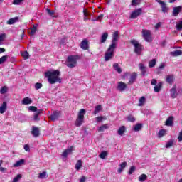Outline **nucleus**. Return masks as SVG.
<instances>
[{
  "mask_svg": "<svg viewBox=\"0 0 182 182\" xmlns=\"http://www.w3.org/2000/svg\"><path fill=\"white\" fill-rule=\"evenodd\" d=\"M46 11L48 14V15H50V16H53V18L55 17V16H53V15H55V11L50 10V9H49L48 8L46 9Z\"/></svg>",
  "mask_w": 182,
  "mask_h": 182,
  "instance_id": "41",
  "label": "nucleus"
},
{
  "mask_svg": "<svg viewBox=\"0 0 182 182\" xmlns=\"http://www.w3.org/2000/svg\"><path fill=\"white\" fill-rule=\"evenodd\" d=\"M28 110H30V112H38V108L35 106H30Z\"/></svg>",
  "mask_w": 182,
  "mask_h": 182,
  "instance_id": "53",
  "label": "nucleus"
},
{
  "mask_svg": "<svg viewBox=\"0 0 182 182\" xmlns=\"http://www.w3.org/2000/svg\"><path fill=\"white\" fill-rule=\"evenodd\" d=\"M8 60V55H4L1 58H0V65H2L4 63V62H6Z\"/></svg>",
  "mask_w": 182,
  "mask_h": 182,
  "instance_id": "40",
  "label": "nucleus"
},
{
  "mask_svg": "<svg viewBox=\"0 0 182 182\" xmlns=\"http://www.w3.org/2000/svg\"><path fill=\"white\" fill-rule=\"evenodd\" d=\"M43 85L41 82H37L35 84L34 87L36 90H39V89H42Z\"/></svg>",
  "mask_w": 182,
  "mask_h": 182,
  "instance_id": "43",
  "label": "nucleus"
},
{
  "mask_svg": "<svg viewBox=\"0 0 182 182\" xmlns=\"http://www.w3.org/2000/svg\"><path fill=\"white\" fill-rule=\"evenodd\" d=\"M60 71L59 70H51L45 73V77L50 85L55 83H62V78H60Z\"/></svg>",
  "mask_w": 182,
  "mask_h": 182,
  "instance_id": "1",
  "label": "nucleus"
},
{
  "mask_svg": "<svg viewBox=\"0 0 182 182\" xmlns=\"http://www.w3.org/2000/svg\"><path fill=\"white\" fill-rule=\"evenodd\" d=\"M156 2H158V4H159L161 5L162 12H164L165 14L166 12H168V7H167V6H166V3L164 1L156 0Z\"/></svg>",
  "mask_w": 182,
  "mask_h": 182,
  "instance_id": "9",
  "label": "nucleus"
},
{
  "mask_svg": "<svg viewBox=\"0 0 182 182\" xmlns=\"http://www.w3.org/2000/svg\"><path fill=\"white\" fill-rule=\"evenodd\" d=\"M163 136H166V129H161L159 132V137H163Z\"/></svg>",
  "mask_w": 182,
  "mask_h": 182,
  "instance_id": "49",
  "label": "nucleus"
},
{
  "mask_svg": "<svg viewBox=\"0 0 182 182\" xmlns=\"http://www.w3.org/2000/svg\"><path fill=\"white\" fill-rule=\"evenodd\" d=\"M127 87V85L123 82H118L117 89L119 92H124L125 89Z\"/></svg>",
  "mask_w": 182,
  "mask_h": 182,
  "instance_id": "13",
  "label": "nucleus"
},
{
  "mask_svg": "<svg viewBox=\"0 0 182 182\" xmlns=\"http://www.w3.org/2000/svg\"><path fill=\"white\" fill-rule=\"evenodd\" d=\"M116 47H112L109 46L107 50L105 52V61L109 62V60H112L113 58H114V50Z\"/></svg>",
  "mask_w": 182,
  "mask_h": 182,
  "instance_id": "3",
  "label": "nucleus"
},
{
  "mask_svg": "<svg viewBox=\"0 0 182 182\" xmlns=\"http://www.w3.org/2000/svg\"><path fill=\"white\" fill-rule=\"evenodd\" d=\"M178 140L179 142L182 141V129L181 131L179 132V135H178Z\"/></svg>",
  "mask_w": 182,
  "mask_h": 182,
  "instance_id": "59",
  "label": "nucleus"
},
{
  "mask_svg": "<svg viewBox=\"0 0 182 182\" xmlns=\"http://www.w3.org/2000/svg\"><path fill=\"white\" fill-rule=\"evenodd\" d=\"M8 92V87L6 86H3L1 89H0V94L1 95H5V93Z\"/></svg>",
  "mask_w": 182,
  "mask_h": 182,
  "instance_id": "37",
  "label": "nucleus"
},
{
  "mask_svg": "<svg viewBox=\"0 0 182 182\" xmlns=\"http://www.w3.org/2000/svg\"><path fill=\"white\" fill-rule=\"evenodd\" d=\"M82 167V160H78L75 164V169L79 171Z\"/></svg>",
  "mask_w": 182,
  "mask_h": 182,
  "instance_id": "38",
  "label": "nucleus"
},
{
  "mask_svg": "<svg viewBox=\"0 0 182 182\" xmlns=\"http://www.w3.org/2000/svg\"><path fill=\"white\" fill-rule=\"evenodd\" d=\"M109 38V33H104L102 36H101V43H105L106 42V39Z\"/></svg>",
  "mask_w": 182,
  "mask_h": 182,
  "instance_id": "29",
  "label": "nucleus"
},
{
  "mask_svg": "<svg viewBox=\"0 0 182 182\" xmlns=\"http://www.w3.org/2000/svg\"><path fill=\"white\" fill-rule=\"evenodd\" d=\"M83 14H84V16H92V15L90 14H89L87 11H86V10L84 9L83 11Z\"/></svg>",
  "mask_w": 182,
  "mask_h": 182,
  "instance_id": "60",
  "label": "nucleus"
},
{
  "mask_svg": "<svg viewBox=\"0 0 182 182\" xmlns=\"http://www.w3.org/2000/svg\"><path fill=\"white\" fill-rule=\"evenodd\" d=\"M171 56H181L182 55V51L181 50H175L173 52H171Z\"/></svg>",
  "mask_w": 182,
  "mask_h": 182,
  "instance_id": "32",
  "label": "nucleus"
},
{
  "mask_svg": "<svg viewBox=\"0 0 182 182\" xmlns=\"http://www.w3.org/2000/svg\"><path fill=\"white\" fill-rule=\"evenodd\" d=\"M21 178H22V175L18 174V175L16 176V177H15V178H14V180H13L12 182H18L19 180H21Z\"/></svg>",
  "mask_w": 182,
  "mask_h": 182,
  "instance_id": "48",
  "label": "nucleus"
},
{
  "mask_svg": "<svg viewBox=\"0 0 182 182\" xmlns=\"http://www.w3.org/2000/svg\"><path fill=\"white\" fill-rule=\"evenodd\" d=\"M6 38V33H2L0 35V46L2 45V42L5 41V38Z\"/></svg>",
  "mask_w": 182,
  "mask_h": 182,
  "instance_id": "45",
  "label": "nucleus"
},
{
  "mask_svg": "<svg viewBox=\"0 0 182 182\" xmlns=\"http://www.w3.org/2000/svg\"><path fill=\"white\" fill-rule=\"evenodd\" d=\"M136 79H137V73H132L130 75L128 85H133L136 82Z\"/></svg>",
  "mask_w": 182,
  "mask_h": 182,
  "instance_id": "10",
  "label": "nucleus"
},
{
  "mask_svg": "<svg viewBox=\"0 0 182 182\" xmlns=\"http://www.w3.org/2000/svg\"><path fill=\"white\" fill-rule=\"evenodd\" d=\"M113 68L114 69V70H116L119 73H122V68H120V66H119L118 63H114L113 65Z\"/></svg>",
  "mask_w": 182,
  "mask_h": 182,
  "instance_id": "33",
  "label": "nucleus"
},
{
  "mask_svg": "<svg viewBox=\"0 0 182 182\" xmlns=\"http://www.w3.org/2000/svg\"><path fill=\"white\" fill-rule=\"evenodd\" d=\"M143 127V124H136L133 127L134 132H140L141 130V128Z\"/></svg>",
  "mask_w": 182,
  "mask_h": 182,
  "instance_id": "27",
  "label": "nucleus"
},
{
  "mask_svg": "<svg viewBox=\"0 0 182 182\" xmlns=\"http://www.w3.org/2000/svg\"><path fill=\"white\" fill-rule=\"evenodd\" d=\"M127 120L130 122H136V118H134L133 115H129L128 117H127Z\"/></svg>",
  "mask_w": 182,
  "mask_h": 182,
  "instance_id": "42",
  "label": "nucleus"
},
{
  "mask_svg": "<svg viewBox=\"0 0 182 182\" xmlns=\"http://www.w3.org/2000/svg\"><path fill=\"white\" fill-rule=\"evenodd\" d=\"M140 4V0H132V5L133 6H136V5H139Z\"/></svg>",
  "mask_w": 182,
  "mask_h": 182,
  "instance_id": "55",
  "label": "nucleus"
},
{
  "mask_svg": "<svg viewBox=\"0 0 182 182\" xmlns=\"http://www.w3.org/2000/svg\"><path fill=\"white\" fill-rule=\"evenodd\" d=\"M79 55H69L66 60L68 68H70L71 69L76 68V65H77V60H79Z\"/></svg>",
  "mask_w": 182,
  "mask_h": 182,
  "instance_id": "2",
  "label": "nucleus"
},
{
  "mask_svg": "<svg viewBox=\"0 0 182 182\" xmlns=\"http://www.w3.org/2000/svg\"><path fill=\"white\" fill-rule=\"evenodd\" d=\"M102 18H103V14H100L97 17L96 20H92V21H100V19H102Z\"/></svg>",
  "mask_w": 182,
  "mask_h": 182,
  "instance_id": "63",
  "label": "nucleus"
},
{
  "mask_svg": "<svg viewBox=\"0 0 182 182\" xmlns=\"http://www.w3.org/2000/svg\"><path fill=\"white\" fill-rule=\"evenodd\" d=\"M139 181H146L147 180V175L142 174L139 177Z\"/></svg>",
  "mask_w": 182,
  "mask_h": 182,
  "instance_id": "44",
  "label": "nucleus"
},
{
  "mask_svg": "<svg viewBox=\"0 0 182 182\" xmlns=\"http://www.w3.org/2000/svg\"><path fill=\"white\" fill-rule=\"evenodd\" d=\"M21 56H23V59H29V53L28 51H23L21 53Z\"/></svg>",
  "mask_w": 182,
  "mask_h": 182,
  "instance_id": "39",
  "label": "nucleus"
},
{
  "mask_svg": "<svg viewBox=\"0 0 182 182\" xmlns=\"http://www.w3.org/2000/svg\"><path fill=\"white\" fill-rule=\"evenodd\" d=\"M142 36L146 42H151V32L150 30H142Z\"/></svg>",
  "mask_w": 182,
  "mask_h": 182,
  "instance_id": "6",
  "label": "nucleus"
},
{
  "mask_svg": "<svg viewBox=\"0 0 182 182\" xmlns=\"http://www.w3.org/2000/svg\"><path fill=\"white\" fill-rule=\"evenodd\" d=\"M106 156H107V152L106 151H102L100 154L99 157L100 159H106Z\"/></svg>",
  "mask_w": 182,
  "mask_h": 182,
  "instance_id": "47",
  "label": "nucleus"
},
{
  "mask_svg": "<svg viewBox=\"0 0 182 182\" xmlns=\"http://www.w3.org/2000/svg\"><path fill=\"white\" fill-rule=\"evenodd\" d=\"M22 105H31L32 100L28 97L23 98L21 101Z\"/></svg>",
  "mask_w": 182,
  "mask_h": 182,
  "instance_id": "23",
  "label": "nucleus"
},
{
  "mask_svg": "<svg viewBox=\"0 0 182 182\" xmlns=\"http://www.w3.org/2000/svg\"><path fill=\"white\" fill-rule=\"evenodd\" d=\"M174 80V75H167L166 77V82L169 83V85H173V82Z\"/></svg>",
  "mask_w": 182,
  "mask_h": 182,
  "instance_id": "28",
  "label": "nucleus"
},
{
  "mask_svg": "<svg viewBox=\"0 0 182 182\" xmlns=\"http://www.w3.org/2000/svg\"><path fill=\"white\" fill-rule=\"evenodd\" d=\"M181 6L174 7L172 14L173 16H177L180 14V12H181Z\"/></svg>",
  "mask_w": 182,
  "mask_h": 182,
  "instance_id": "18",
  "label": "nucleus"
},
{
  "mask_svg": "<svg viewBox=\"0 0 182 182\" xmlns=\"http://www.w3.org/2000/svg\"><path fill=\"white\" fill-rule=\"evenodd\" d=\"M42 113V109H39L37 112L34 114L33 120L34 122H39L41 119L39 118V114Z\"/></svg>",
  "mask_w": 182,
  "mask_h": 182,
  "instance_id": "24",
  "label": "nucleus"
},
{
  "mask_svg": "<svg viewBox=\"0 0 182 182\" xmlns=\"http://www.w3.org/2000/svg\"><path fill=\"white\" fill-rule=\"evenodd\" d=\"M95 119L97 122H102V120H103V117H97Z\"/></svg>",
  "mask_w": 182,
  "mask_h": 182,
  "instance_id": "61",
  "label": "nucleus"
},
{
  "mask_svg": "<svg viewBox=\"0 0 182 182\" xmlns=\"http://www.w3.org/2000/svg\"><path fill=\"white\" fill-rule=\"evenodd\" d=\"M73 151V146H70V148L65 149L62 154L63 157H68V156H69V154H70Z\"/></svg>",
  "mask_w": 182,
  "mask_h": 182,
  "instance_id": "17",
  "label": "nucleus"
},
{
  "mask_svg": "<svg viewBox=\"0 0 182 182\" xmlns=\"http://www.w3.org/2000/svg\"><path fill=\"white\" fill-rule=\"evenodd\" d=\"M101 110H102V105H97L93 112V114H97V113H99V112H100Z\"/></svg>",
  "mask_w": 182,
  "mask_h": 182,
  "instance_id": "34",
  "label": "nucleus"
},
{
  "mask_svg": "<svg viewBox=\"0 0 182 182\" xmlns=\"http://www.w3.org/2000/svg\"><path fill=\"white\" fill-rule=\"evenodd\" d=\"M31 134H33L34 137H38V136H39V128L33 127Z\"/></svg>",
  "mask_w": 182,
  "mask_h": 182,
  "instance_id": "20",
  "label": "nucleus"
},
{
  "mask_svg": "<svg viewBox=\"0 0 182 182\" xmlns=\"http://www.w3.org/2000/svg\"><path fill=\"white\" fill-rule=\"evenodd\" d=\"M31 35H35L36 33V26H33L30 32Z\"/></svg>",
  "mask_w": 182,
  "mask_h": 182,
  "instance_id": "56",
  "label": "nucleus"
},
{
  "mask_svg": "<svg viewBox=\"0 0 182 182\" xmlns=\"http://www.w3.org/2000/svg\"><path fill=\"white\" fill-rule=\"evenodd\" d=\"M170 92H171V97L172 99H176V97H177V96H178V93L177 92V90L176 89V86L172 87L170 90Z\"/></svg>",
  "mask_w": 182,
  "mask_h": 182,
  "instance_id": "16",
  "label": "nucleus"
},
{
  "mask_svg": "<svg viewBox=\"0 0 182 182\" xmlns=\"http://www.w3.org/2000/svg\"><path fill=\"white\" fill-rule=\"evenodd\" d=\"M23 2V0H14L13 1V4L14 5H21Z\"/></svg>",
  "mask_w": 182,
  "mask_h": 182,
  "instance_id": "52",
  "label": "nucleus"
},
{
  "mask_svg": "<svg viewBox=\"0 0 182 182\" xmlns=\"http://www.w3.org/2000/svg\"><path fill=\"white\" fill-rule=\"evenodd\" d=\"M138 106H144L146 103V97L142 96L139 98Z\"/></svg>",
  "mask_w": 182,
  "mask_h": 182,
  "instance_id": "30",
  "label": "nucleus"
},
{
  "mask_svg": "<svg viewBox=\"0 0 182 182\" xmlns=\"http://www.w3.org/2000/svg\"><path fill=\"white\" fill-rule=\"evenodd\" d=\"M136 171V166H131V168H129V171L128 172V174L131 175L133 174V173Z\"/></svg>",
  "mask_w": 182,
  "mask_h": 182,
  "instance_id": "51",
  "label": "nucleus"
},
{
  "mask_svg": "<svg viewBox=\"0 0 182 182\" xmlns=\"http://www.w3.org/2000/svg\"><path fill=\"white\" fill-rule=\"evenodd\" d=\"M86 181V177L82 176L80 179V182H85Z\"/></svg>",
  "mask_w": 182,
  "mask_h": 182,
  "instance_id": "64",
  "label": "nucleus"
},
{
  "mask_svg": "<svg viewBox=\"0 0 182 182\" xmlns=\"http://www.w3.org/2000/svg\"><path fill=\"white\" fill-rule=\"evenodd\" d=\"M163 87V82H159L157 85H155L154 87V90L156 92H159L161 90V88Z\"/></svg>",
  "mask_w": 182,
  "mask_h": 182,
  "instance_id": "19",
  "label": "nucleus"
},
{
  "mask_svg": "<svg viewBox=\"0 0 182 182\" xmlns=\"http://www.w3.org/2000/svg\"><path fill=\"white\" fill-rule=\"evenodd\" d=\"M151 85L152 86H156L157 85V80L156 79H152L151 81Z\"/></svg>",
  "mask_w": 182,
  "mask_h": 182,
  "instance_id": "57",
  "label": "nucleus"
},
{
  "mask_svg": "<svg viewBox=\"0 0 182 182\" xmlns=\"http://www.w3.org/2000/svg\"><path fill=\"white\" fill-rule=\"evenodd\" d=\"M174 117L173 116L169 117L166 121V126H173V120Z\"/></svg>",
  "mask_w": 182,
  "mask_h": 182,
  "instance_id": "25",
  "label": "nucleus"
},
{
  "mask_svg": "<svg viewBox=\"0 0 182 182\" xmlns=\"http://www.w3.org/2000/svg\"><path fill=\"white\" fill-rule=\"evenodd\" d=\"M119 41V31H115L112 34V44L109 46H112L113 48H117V41Z\"/></svg>",
  "mask_w": 182,
  "mask_h": 182,
  "instance_id": "7",
  "label": "nucleus"
},
{
  "mask_svg": "<svg viewBox=\"0 0 182 182\" xmlns=\"http://www.w3.org/2000/svg\"><path fill=\"white\" fill-rule=\"evenodd\" d=\"M23 164H25V159H20L14 164L13 167H21V166H23Z\"/></svg>",
  "mask_w": 182,
  "mask_h": 182,
  "instance_id": "21",
  "label": "nucleus"
},
{
  "mask_svg": "<svg viewBox=\"0 0 182 182\" xmlns=\"http://www.w3.org/2000/svg\"><path fill=\"white\" fill-rule=\"evenodd\" d=\"M125 132H126L125 126H121L117 131L119 136H123V134H124Z\"/></svg>",
  "mask_w": 182,
  "mask_h": 182,
  "instance_id": "22",
  "label": "nucleus"
},
{
  "mask_svg": "<svg viewBox=\"0 0 182 182\" xmlns=\"http://www.w3.org/2000/svg\"><path fill=\"white\" fill-rule=\"evenodd\" d=\"M60 113L59 112H53L51 114V116L49 117L50 120L52 122H55V120H58L59 119Z\"/></svg>",
  "mask_w": 182,
  "mask_h": 182,
  "instance_id": "11",
  "label": "nucleus"
},
{
  "mask_svg": "<svg viewBox=\"0 0 182 182\" xmlns=\"http://www.w3.org/2000/svg\"><path fill=\"white\" fill-rule=\"evenodd\" d=\"M18 21H19V18L18 17H14V18H10L7 21V23L9 25H14V23H15L16 22H18Z\"/></svg>",
  "mask_w": 182,
  "mask_h": 182,
  "instance_id": "26",
  "label": "nucleus"
},
{
  "mask_svg": "<svg viewBox=\"0 0 182 182\" xmlns=\"http://www.w3.org/2000/svg\"><path fill=\"white\" fill-rule=\"evenodd\" d=\"M80 46L81 49H83L84 50H87V49H89V43L87 42V40H83L80 44Z\"/></svg>",
  "mask_w": 182,
  "mask_h": 182,
  "instance_id": "12",
  "label": "nucleus"
},
{
  "mask_svg": "<svg viewBox=\"0 0 182 182\" xmlns=\"http://www.w3.org/2000/svg\"><path fill=\"white\" fill-rule=\"evenodd\" d=\"M141 15V9H138L134 11L130 15V19H136L138 16Z\"/></svg>",
  "mask_w": 182,
  "mask_h": 182,
  "instance_id": "8",
  "label": "nucleus"
},
{
  "mask_svg": "<svg viewBox=\"0 0 182 182\" xmlns=\"http://www.w3.org/2000/svg\"><path fill=\"white\" fill-rule=\"evenodd\" d=\"M107 129H109V125L107 124H105L102 126L100 127L98 132H105Z\"/></svg>",
  "mask_w": 182,
  "mask_h": 182,
  "instance_id": "36",
  "label": "nucleus"
},
{
  "mask_svg": "<svg viewBox=\"0 0 182 182\" xmlns=\"http://www.w3.org/2000/svg\"><path fill=\"white\" fill-rule=\"evenodd\" d=\"M139 68L141 70V73L142 76H146V73L147 72V68L146 66H144V64L139 63Z\"/></svg>",
  "mask_w": 182,
  "mask_h": 182,
  "instance_id": "14",
  "label": "nucleus"
},
{
  "mask_svg": "<svg viewBox=\"0 0 182 182\" xmlns=\"http://www.w3.org/2000/svg\"><path fill=\"white\" fill-rule=\"evenodd\" d=\"M156 63H157V60L156 59H152L149 61V67L154 68L156 66Z\"/></svg>",
  "mask_w": 182,
  "mask_h": 182,
  "instance_id": "35",
  "label": "nucleus"
},
{
  "mask_svg": "<svg viewBox=\"0 0 182 182\" xmlns=\"http://www.w3.org/2000/svg\"><path fill=\"white\" fill-rule=\"evenodd\" d=\"M6 109H8V104L6 103V102L4 101L0 107V114H4V113L6 112Z\"/></svg>",
  "mask_w": 182,
  "mask_h": 182,
  "instance_id": "15",
  "label": "nucleus"
},
{
  "mask_svg": "<svg viewBox=\"0 0 182 182\" xmlns=\"http://www.w3.org/2000/svg\"><path fill=\"white\" fill-rule=\"evenodd\" d=\"M119 166L120 168L118 169V173H122L124 168H126V166H127V162H122Z\"/></svg>",
  "mask_w": 182,
  "mask_h": 182,
  "instance_id": "31",
  "label": "nucleus"
},
{
  "mask_svg": "<svg viewBox=\"0 0 182 182\" xmlns=\"http://www.w3.org/2000/svg\"><path fill=\"white\" fill-rule=\"evenodd\" d=\"M46 175H47V173L46 171H43V173H40L38 176V178L43 180V178H46Z\"/></svg>",
  "mask_w": 182,
  "mask_h": 182,
  "instance_id": "46",
  "label": "nucleus"
},
{
  "mask_svg": "<svg viewBox=\"0 0 182 182\" xmlns=\"http://www.w3.org/2000/svg\"><path fill=\"white\" fill-rule=\"evenodd\" d=\"M24 150L28 152L31 151V148L29 147V145L28 144L24 145Z\"/></svg>",
  "mask_w": 182,
  "mask_h": 182,
  "instance_id": "58",
  "label": "nucleus"
},
{
  "mask_svg": "<svg viewBox=\"0 0 182 182\" xmlns=\"http://www.w3.org/2000/svg\"><path fill=\"white\" fill-rule=\"evenodd\" d=\"M161 26V23H157L155 25V29H159Z\"/></svg>",
  "mask_w": 182,
  "mask_h": 182,
  "instance_id": "62",
  "label": "nucleus"
},
{
  "mask_svg": "<svg viewBox=\"0 0 182 182\" xmlns=\"http://www.w3.org/2000/svg\"><path fill=\"white\" fill-rule=\"evenodd\" d=\"M176 29L177 31H181L182 29V21H180L176 24Z\"/></svg>",
  "mask_w": 182,
  "mask_h": 182,
  "instance_id": "54",
  "label": "nucleus"
},
{
  "mask_svg": "<svg viewBox=\"0 0 182 182\" xmlns=\"http://www.w3.org/2000/svg\"><path fill=\"white\" fill-rule=\"evenodd\" d=\"M173 144H174V142L173 141H169L166 143V149H170V147H171V146H173Z\"/></svg>",
  "mask_w": 182,
  "mask_h": 182,
  "instance_id": "50",
  "label": "nucleus"
},
{
  "mask_svg": "<svg viewBox=\"0 0 182 182\" xmlns=\"http://www.w3.org/2000/svg\"><path fill=\"white\" fill-rule=\"evenodd\" d=\"M86 113L85 109H82L78 112L77 118L75 121V126L77 127H80L81 124H83V122L85 120V114Z\"/></svg>",
  "mask_w": 182,
  "mask_h": 182,
  "instance_id": "4",
  "label": "nucleus"
},
{
  "mask_svg": "<svg viewBox=\"0 0 182 182\" xmlns=\"http://www.w3.org/2000/svg\"><path fill=\"white\" fill-rule=\"evenodd\" d=\"M130 43L134 47L135 53H136V55H140L141 53V50H143V46L136 40H131Z\"/></svg>",
  "mask_w": 182,
  "mask_h": 182,
  "instance_id": "5",
  "label": "nucleus"
}]
</instances>
